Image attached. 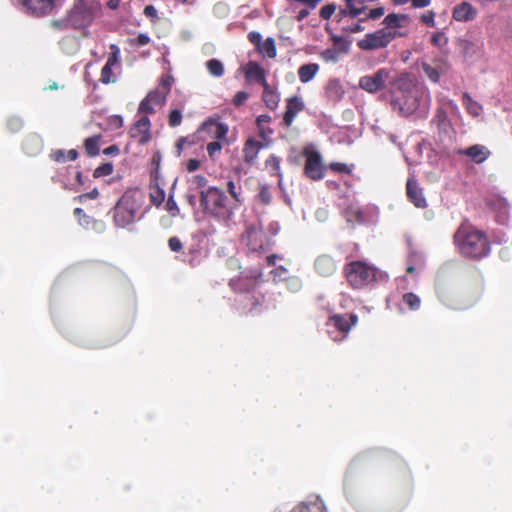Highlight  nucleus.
I'll use <instances>...</instances> for the list:
<instances>
[{"instance_id": "obj_1", "label": "nucleus", "mask_w": 512, "mask_h": 512, "mask_svg": "<svg viewBox=\"0 0 512 512\" xmlns=\"http://www.w3.org/2000/svg\"><path fill=\"white\" fill-rule=\"evenodd\" d=\"M393 94L392 105L403 116H410L415 112L425 117L429 111L431 97L429 91L418 85L416 77L407 72L399 73L391 81Z\"/></svg>"}, {"instance_id": "obj_2", "label": "nucleus", "mask_w": 512, "mask_h": 512, "mask_svg": "<svg viewBox=\"0 0 512 512\" xmlns=\"http://www.w3.org/2000/svg\"><path fill=\"white\" fill-rule=\"evenodd\" d=\"M454 240L460 253L465 257L478 259L487 256L490 251L485 234L466 224L458 228Z\"/></svg>"}, {"instance_id": "obj_3", "label": "nucleus", "mask_w": 512, "mask_h": 512, "mask_svg": "<svg viewBox=\"0 0 512 512\" xmlns=\"http://www.w3.org/2000/svg\"><path fill=\"white\" fill-rule=\"evenodd\" d=\"M143 202L144 194L141 190L134 189L125 192L114 209L116 226L124 228L139 219V211Z\"/></svg>"}, {"instance_id": "obj_4", "label": "nucleus", "mask_w": 512, "mask_h": 512, "mask_svg": "<svg viewBox=\"0 0 512 512\" xmlns=\"http://www.w3.org/2000/svg\"><path fill=\"white\" fill-rule=\"evenodd\" d=\"M345 274L352 287L362 288L376 279L377 270L366 262L354 261L346 266Z\"/></svg>"}, {"instance_id": "obj_5", "label": "nucleus", "mask_w": 512, "mask_h": 512, "mask_svg": "<svg viewBox=\"0 0 512 512\" xmlns=\"http://www.w3.org/2000/svg\"><path fill=\"white\" fill-rule=\"evenodd\" d=\"M405 31H390L389 29H378L367 33L357 42V46L364 51H372L387 47L394 39L405 37Z\"/></svg>"}, {"instance_id": "obj_6", "label": "nucleus", "mask_w": 512, "mask_h": 512, "mask_svg": "<svg viewBox=\"0 0 512 512\" xmlns=\"http://www.w3.org/2000/svg\"><path fill=\"white\" fill-rule=\"evenodd\" d=\"M357 322L358 317L355 314H335L326 323L327 333L333 341H342Z\"/></svg>"}, {"instance_id": "obj_7", "label": "nucleus", "mask_w": 512, "mask_h": 512, "mask_svg": "<svg viewBox=\"0 0 512 512\" xmlns=\"http://www.w3.org/2000/svg\"><path fill=\"white\" fill-rule=\"evenodd\" d=\"M225 196L216 187H209L200 191V207L204 212L219 215L225 208Z\"/></svg>"}, {"instance_id": "obj_8", "label": "nucleus", "mask_w": 512, "mask_h": 512, "mask_svg": "<svg viewBox=\"0 0 512 512\" xmlns=\"http://www.w3.org/2000/svg\"><path fill=\"white\" fill-rule=\"evenodd\" d=\"M391 70L387 68L378 69L373 74L362 76L359 79V87L364 91L374 94L386 87L387 82L392 81Z\"/></svg>"}, {"instance_id": "obj_9", "label": "nucleus", "mask_w": 512, "mask_h": 512, "mask_svg": "<svg viewBox=\"0 0 512 512\" xmlns=\"http://www.w3.org/2000/svg\"><path fill=\"white\" fill-rule=\"evenodd\" d=\"M93 16L89 8L83 4H76L69 12L64 27L71 26L73 28H84L92 22ZM56 26L62 27V22H55Z\"/></svg>"}, {"instance_id": "obj_10", "label": "nucleus", "mask_w": 512, "mask_h": 512, "mask_svg": "<svg viewBox=\"0 0 512 512\" xmlns=\"http://www.w3.org/2000/svg\"><path fill=\"white\" fill-rule=\"evenodd\" d=\"M110 54L107 62L101 70L100 81L104 84L117 81V71L120 69V49L117 45H110Z\"/></svg>"}, {"instance_id": "obj_11", "label": "nucleus", "mask_w": 512, "mask_h": 512, "mask_svg": "<svg viewBox=\"0 0 512 512\" xmlns=\"http://www.w3.org/2000/svg\"><path fill=\"white\" fill-rule=\"evenodd\" d=\"M306 157L304 172L312 180H320L324 177L322 157L318 151L312 148L305 149Z\"/></svg>"}, {"instance_id": "obj_12", "label": "nucleus", "mask_w": 512, "mask_h": 512, "mask_svg": "<svg viewBox=\"0 0 512 512\" xmlns=\"http://www.w3.org/2000/svg\"><path fill=\"white\" fill-rule=\"evenodd\" d=\"M198 134L201 138L214 139V140H226L228 133V126L224 123L217 121L214 118H209L198 128Z\"/></svg>"}, {"instance_id": "obj_13", "label": "nucleus", "mask_w": 512, "mask_h": 512, "mask_svg": "<svg viewBox=\"0 0 512 512\" xmlns=\"http://www.w3.org/2000/svg\"><path fill=\"white\" fill-rule=\"evenodd\" d=\"M166 88H156L151 91L139 105L140 114H149L154 111L156 107H161L166 100Z\"/></svg>"}, {"instance_id": "obj_14", "label": "nucleus", "mask_w": 512, "mask_h": 512, "mask_svg": "<svg viewBox=\"0 0 512 512\" xmlns=\"http://www.w3.org/2000/svg\"><path fill=\"white\" fill-rule=\"evenodd\" d=\"M19 2L27 13L44 16L53 11L57 0H19Z\"/></svg>"}, {"instance_id": "obj_15", "label": "nucleus", "mask_w": 512, "mask_h": 512, "mask_svg": "<svg viewBox=\"0 0 512 512\" xmlns=\"http://www.w3.org/2000/svg\"><path fill=\"white\" fill-rule=\"evenodd\" d=\"M334 46L327 48L320 53V57L325 62L336 63L341 55L348 53L349 43L341 37H333Z\"/></svg>"}, {"instance_id": "obj_16", "label": "nucleus", "mask_w": 512, "mask_h": 512, "mask_svg": "<svg viewBox=\"0 0 512 512\" xmlns=\"http://www.w3.org/2000/svg\"><path fill=\"white\" fill-rule=\"evenodd\" d=\"M242 241L250 248V250L259 251L264 248L265 234L261 227L252 225L248 227L245 234H243Z\"/></svg>"}, {"instance_id": "obj_17", "label": "nucleus", "mask_w": 512, "mask_h": 512, "mask_svg": "<svg viewBox=\"0 0 512 512\" xmlns=\"http://www.w3.org/2000/svg\"><path fill=\"white\" fill-rule=\"evenodd\" d=\"M130 135L136 139L139 144H145L150 139V120L146 114H141L140 118L130 129Z\"/></svg>"}, {"instance_id": "obj_18", "label": "nucleus", "mask_w": 512, "mask_h": 512, "mask_svg": "<svg viewBox=\"0 0 512 512\" xmlns=\"http://www.w3.org/2000/svg\"><path fill=\"white\" fill-rule=\"evenodd\" d=\"M315 271L323 277L331 276L337 269V261L328 254L320 255L314 262Z\"/></svg>"}, {"instance_id": "obj_19", "label": "nucleus", "mask_w": 512, "mask_h": 512, "mask_svg": "<svg viewBox=\"0 0 512 512\" xmlns=\"http://www.w3.org/2000/svg\"><path fill=\"white\" fill-rule=\"evenodd\" d=\"M304 109V102L299 96H293L287 99L286 112L283 122L289 127L293 123L295 117Z\"/></svg>"}, {"instance_id": "obj_20", "label": "nucleus", "mask_w": 512, "mask_h": 512, "mask_svg": "<svg viewBox=\"0 0 512 512\" xmlns=\"http://www.w3.org/2000/svg\"><path fill=\"white\" fill-rule=\"evenodd\" d=\"M409 22L410 18L408 15L391 13L384 18L383 24L385 27L383 29H389L390 31H402Z\"/></svg>"}, {"instance_id": "obj_21", "label": "nucleus", "mask_w": 512, "mask_h": 512, "mask_svg": "<svg viewBox=\"0 0 512 512\" xmlns=\"http://www.w3.org/2000/svg\"><path fill=\"white\" fill-rule=\"evenodd\" d=\"M407 196L416 207H426V200L423 196L422 189L413 178H409L407 181Z\"/></svg>"}, {"instance_id": "obj_22", "label": "nucleus", "mask_w": 512, "mask_h": 512, "mask_svg": "<svg viewBox=\"0 0 512 512\" xmlns=\"http://www.w3.org/2000/svg\"><path fill=\"white\" fill-rule=\"evenodd\" d=\"M345 94V88L339 79H330L325 87V95L329 101L337 103Z\"/></svg>"}, {"instance_id": "obj_23", "label": "nucleus", "mask_w": 512, "mask_h": 512, "mask_svg": "<svg viewBox=\"0 0 512 512\" xmlns=\"http://www.w3.org/2000/svg\"><path fill=\"white\" fill-rule=\"evenodd\" d=\"M245 76L248 81L257 82L264 86L267 84L264 69L256 62L250 61L245 67Z\"/></svg>"}, {"instance_id": "obj_24", "label": "nucleus", "mask_w": 512, "mask_h": 512, "mask_svg": "<svg viewBox=\"0 0 512 512\" xmlns=\"http://www.w3.org/2000/svg\"><path fill=\"white\" fill-rule=\"evenodd\" d=\"M476 9L468 2H463L453 9V18L456 21L465 22L473 20L476 17Z\"/></svg>"}, {"instance_id": "obj_25", "label": "nucleus", "mask_w": 512, "mask_h": 512, "mask_svg": "<svg viewBox=\"0 0 512 512\" xmlns=\"http://www.w3.org/2000/svg\"><path fill=\"white\" fill-rule=\"evenodd\" d=\"M459 153L468 156L476 163H482L490 154L489 150L482 145H473L465 150H459Z\"/></svg>"}, {"instance_id": "obj_26", "label": "nucleus", "mask_w": 512, "mask_h": 512, "mask_svg": "<svg viewBox=\"0 0 512 512\" xmlns=\"http://www.w3.org/2000/svg\"><path fill=\"white\" fill-rule=\"evenodd\" d=\"M261 147L262 145L260 142L253 139H249L246 142L243 150L245 162H247L248 164H253L258 156Z\"/></svg>"}, {"instance_id": "obj_27", "label": "nucleus", "mask_w": 512, "mask_h": 512, "mask_svg": "<svg viewBox=\"0 0 512 512\" xmlns=\"http://www.w3.org/2000/svg\"><path fill=\"white\" fill-rule=\"evenodd\" d=\"M319 65L316 63L304 64L298 69V76L302 83L310 82L319 72Z\"/></svg>"}, {"instance_id": "obj_28", "label": "nucleus", "mask_w": 512, "mask_h": 512, "mask_svg": "<svg viewBox=\"0 0 512 512\" xmlns=\"http://www.w3.org/2000/svg\"><path fill=\"white\" fill-rule=\"evenodd\" d=\"M263 101L269 109H275L279 103V95L267 83L263 86Z\"/></svg>"}, {"instance_id": "obj_29", "label": "nucleus", "mask_w": 512, "mask_h": 512, "mask_svg": "<svg viewBox=\"0 0 512 512\" xmlns=\"http://www.w3.org/2000/svg\"><path fill=\"white\" fill-rule=\"evenodd\" d=\"M78 157V152L75 149H71L69 151H65L62 149L55 150L51 153V158L60 163H65L66 161H74Z\"/></svg>"}, {"instance_id": "obj_30", "label": "nucleus", "mask_w": 512, "mask_h": 512, "mask_svg": "<svg viewBox=\"0 0 512 512\" xmlns=\"http://www.w3.org/2000/svg\"><path fill=\"white\" fill-rule=\"evenodd\" d=\"M325 506L322 500L318 497L312 503L311 507L306 506L305 504H300L296 506L291 512H324Z\"/></svg>"}, {"instance_id": "obj_31", "label": "nucleus", "mask_w": 512, "mask_h": 512, "mask_svg": "<svg viewBox=\"0 0 512 512\" xmlns=\"http://www.w3.org/2000/svg\"><path fill=\"white\" fill-rule=\"evenodd\" d=\"M41 148L42 142L38 136L29 137L24 144V149L26 153L30 155L37 154L41 150Z\"/></svg>"}, {"instance_id": "obj_32", "label": "nucleus", "mask_w": 512, "mask_h": 512, "mask_svg": "<svg viewBox=\"0 0 512 512\" xmlns=\"http://www.w3.org/2000/svg\"><path fill=\"white\" fill-rule=\"evenodd\" d=\"M206 67L209 73L214 77H221L224 74V66L222 62L217 59L207 61Z\"/></svg>"}, {"instance_id": "obj_33", "label": "nucleus", "mask_w": 512, "mask_h": 512, "mask_svg": "<svg viewBox=\"0 0 512 512\" xmlns=\"http://www.w3.org/2000/svg\"><path fill=\"white\" fill-rule=\"evenodd\" d=\"M227 190L230 193V195L237 201L241 202L242 199V189L239 185V180L229 179L227 182Z\"/></svg>"}, {"instance_id": "obj_34", "label": "nucleus", "mask_w": 512, "mask_h": 512, "mask_svg": "<svg viewBox=\"0 0 512 512\" xmlns=\"http://www.w3.org/2000/svg\"><path fill=\"white\" fill-rule=\"evenodd\" d=\"M99 139V136L86 139L84 146L88 155L96 156L99 153Z\"/></svg>"}, {"instance_id": "obj_35", "label": "nucleus", "mask_w": 512, "mask_h": 512, "mask_svg": "<svg viewBox=\"0 0 512 512\" xmlns=\"http://www.w3.org/2000/svg\"><path fill=\"white\" fill-rule=\"evenodd\" d=\"M150 199L154 205H156V206L161 205L165 199L164 190L162 188H160L158 185L152 186L150 188Z\"/></svg>"}, {"instance_id": "obj_36", "label": "nucleus", "mask_w": 512, "mask_h": 512, "mask_svg": "<svg viewBox=\"0 0 512 512\" xmlns=\"http://www.w3.org/2000/svg\"><path fill=\"white\" fill-rule=\"evenodd\" d=\"M422 70L423 72L425 73V75L434 83L438 82L439 81V78H440V71L438 70V68L436 67H433L432 65L430 64H427V63H423L422 64Z\"/></svg>"}, {"instance_id": "obj_37", "label": "nucleus", "mask_w": 512, "mask_h": 512, "mask_svg": "<svg viewBox=\"0 0 512 512\" xmlns=\"http://www.w3.org/2000/svg\"><path fill=\"white\" fill-rule=\"evenodd\" d=\"M403 302L412 310H416L420 307V298L414 293L404 294Z\"/></svg>"}, {"instance_id": "obj_38", "label": "nucleus", "mask_w": 512, "mask_h": 512, "mask_svg": "<svg viewBox=\"0 0 512 512\" xmlns=\"http://www.w3.org/2000/svg\"><path fill=\"white\" fill-rule=\"evenodd\" d=\"M262 52L269 58H275L277 54L275 42L272 38L266 39L263 44Z\"/></svg>"}, {"instance_id": "obj_39", "label": "nucleus", "mask_w": 512, "mask_h": 512, "mask_svg": "<svg viewBox=\"0 0 512 512\" xmlns=\"http://www.w3.org/2000/svg\"><path fill=\"white\" fill-rule=\"evenodd\" d=\"M221 141L222 140H215L207 145V152L211 159H215L219 155L222 149Z\"/></svg>"}, {"instance_id": "obj_40", "label": "nucleus", "mask_w": 512, "mask_h": 512, "mask_svg": "<svg viewBox=\"0 0 512 512\" xmlns=\"http://www.w3.org/2000/svg\"><path fill=\"white\" fill-rule=\"evenodd\" d=\"M465 105L468 110V112L473 116H478L481 113V107L473 101L469 96L465 95Z\"/></svg>"}, {"instance_id": "obj_41", "label": "nucleus", "mask_w": 512, "mask_h": 512, "mask_svg": "<svg viewBox=\"0 0 512 512\" xmlns=\"http://www.w3.org/2000/svg\"><path fill=\"white\" fill-rule=\"evenodd\" d=\"M113 172V165L111 163H105L97 167L94 171V177H104L110 175Z\"/></svg>"}, {"instance_id": "obj_42", "label": "nucleus", "mask_w": 512, "mask_h": 512, "mask_svg": "<svg viewBox=\"0 0 512 512\" xmlns=\"http://www.w3.org/2000/svg\"><path fill=\"white\" fill-rule=\"evenodd\" d=\"M335 11H336V5L335 4H328V5H325V6H323L321 8L320 16L323 19L328 20L334 14Z\"/></svg>"}, {"instance_id": "obj_43", "label": "nucleus", "mask_w": 512, "mask_h": 512, "mask_svg": "<svg viewBox=\"0 0 512 512\" xmlns=\"http://www.w3.org/2000/svg\"><path fill=\"white\" fill-rule=\"evenodd\" d=\"M285 281H287V287L294 292L301 288V280L298 277H287Z\"/></svg>"}, {"instance_id": "obj_44", "label": "nucleus", "mask_w": 512, "mask_h": 512, "mask_svg": "<svg viewBox=\"0 0 512 512\" xmlns=\"http://www.w3.org/2000/svg\"><path fill=\"white\" fill-rule=\"evenodd\" d=\"M272 273L274 280L284 281L287 278L288 270L283 266H279Z\"/></svg>"}, {"instance_id": "obj_45", "label": "nucleus", "mask_w": 512, "mask_h": 512, "mask_svg": "<svg viewBox=\"0 0 512 512\" xmlns=\"http://www.w3.org/2000/svg\"><path fill=\"white\" fill-rule=\"evenodd\" d=\"M182 115L179 110L171 111L169 115V124L173 127L178 126L181 123Z\"/></svg>"}, {"instance_id": "obj_46", "label": "nucleus", "mask_w": 512, "mask_h": 512, "mask_svg": "<svg viewBox=\"0 0 512 512\" xmlns=\"http://www.w3.org/2000/svg\"><path fill=\"white\" fill-rule=\"evenodd\" d=\"M249 98V94L245 91H239L236 93L233 99V104L235 106H240L245 103V101Z\"/></svg>"}, {"instance_id": "obj_47", "label": "nucleus", "mask_w": 512, "mask_h": 512, "mask_svg": "<svg viewBox=\"0 0 512 512\" xmlns=\"http://www.w3.org/2000/svg\"><path fill=\"white\" fill-rule=\"evenodd\" d=\"M165 209L170 213L171 216H176L179 212L177 204L172 197L168 198L165 205Z\"/></svg>"}, {"instance_id": "obj_48", "label": "nucleus", "mask_w": 512, "mask_h": 512, "mask_svg": "<svg viewBox=\"0 0 512 512\" xmlns=\"http://www.w3.org/2000/svg\"><path fill=\"white\" fill-rule=\"evenodd\" d=\"M421 20L427 26L434 27L435 26V13L433 11H428L427 13L422 15Z\"/></svg>"}, {"instance_id": "obj_49", "label": "nucleus", "mask_w": 512, "mask_h": 512, "mask_svg": "<svg viewBox=\"0 0 512 512\" xmlns=\"http://www.w3.org/2000/svg\"><path fill=\"white\" fill-rule=\"evenodd\" d=\"M191 145V142L189 141L188 138H180L177 143H176V155L177 156H180L183 149L186 147V146H190Z\"/></svg>"}, {"instance_id": "obj_50", "label": "nucleus", "mask_w": 512, "mask_h": 512, "mask_svg": "<svg viewBox=\"0 0 512 512\" xmlns=\"http://www.w3.org/2000/svg\"><path fill=\"white\" fill-rule=\"evenodd\" d=\"M168 245L169 248L174 252H178L182 249V243L177 237H171L168 241Z\"/></svg>"}, {"instance_id": "obj_51", "label": "nucleus", "mask_w": 512, "mask_h": 512, "mask_svg": "<svg viewBox=\"0 0 512 512\" xmlns=\"http://www.w3.org/2000/svg\"><path fill=\"white\" fill-rule=\"evenodd\" d=\"M330 167L334 171L341 172V173H350L351 172L350 167L344 163H332L330 165Z\"/></svg>"}, {"instance_id": "obj_52", "label": "nucleus", "mask_w": 512, "mask_h": 512, "mask_svg": "<svg viewBox=\"0 0 512 512\" xmlns=\"http://www.w3.org/2000/svg\"><path fill=\"white\" fill-rule=\"evenodd\" d=\"M384 13H385L384 7H377V8L371 9L369 11L368 18L373 19V20L378 19L381 16H383Z\"/></svg>"}, {"instance_id": "obj_53", "label": "nucleus", "mask_w": 512, "mask_h": 512, "mask_svg": "<svg viewBox=\"0 0 512 512\" xmlns=\"http://www.w3.org/2000/svg\"><path fill=\"white\" fill-rule=\"evenodd\" d=\"M171 82H172V79L170 76H164L161 78V82L159 84V86L157 88H166V94L169 93L170 91V88H171Z\"/></svg>"}, {"instance_id": "obj_54", "label": "nucleus", "mask_w": 512, "mask_h": 512, "mask_svg": "<svg viewBox=\"0 0 512 512\" xmlns=\"http://www.w3.org/2000/svg\"><path fill=\"white\" fill-rule=\"evenodd\" d=\"M259 198L263 203H265V204L269 203L271 200V194H270L269 190L266 188H262L259 193Z\"/></svg>"}, {"instance_id": "obj_55", "label": "nucleus", "mask_w": 512, "mask_h": 512, "mask_svg": "<svg viewBox=\"0 0 512 512\" xmlns=\"http://www.w3.org/2000/svg\"><path fill=\"white\" fill-rule=\"evenodd\" d=\"M74 214L79 217V223L81 225L88 224V217L85 214H83V210L81 208H76L74 210Z\"/></svg>"}, {"instance_id": "obj_56", "label": "nucleus", "mask_w": 512, "mask_h": 512, "mask_svg": "<svg viewBox=\"0 0 512 512\" xmlns=\"http://www.w3.org/2000/svg\"><path fill=\"white\" fill-rule=\"evenodd\" d=\"M8 125L11 128V130L15 131L21 127L22 121L20 118L14 117L9 120Z\"/></svg>"}, {"instance_id": "obj_57", "label": "nucleus", "mask_w": 512, "mask_h": 512, "mask_svg": "<svg viewBox=\"0 0 512 512\" xmlns=\"http://www.w3.org/2000/svg\"><path fill=\"white\" fill-rule=\"evenodd\" d=\"M144 14L149 18H157V9L152 5H148L144 9Z\"/></svg>"}, {"instance_id": "obj_58", "label": "nucleus", "mask_w": 512, "mask_h": 512, "mask_svg": "<svg viewBox=\"0 0 512 512\" xmlns=\"http://www.w3.org/2000/svg\"><path fill=\"white\" fill-rule=\"evenodd\" d=\"M249 40L256 45H259L261 42V35L258 32L252 31L248 35Z\"/></svg>"}, {"instance_id": "obj_59", "label": "nucleus", "mask_w": 512, "mask_h": 512, "mask_svg": "<svg viewBox=\"0 0 512 512\" xmlns=\"http://www.w3.org/2000/svg\"><path fill=\"white\" fill-rule=\"evenodd\" d=\"M150 42V37L147 34H139L137 37V44L144 46L147 45Z\"/></svg>"}, {"instance_id": "obj_60", "label": "nucleus", "mask_w": 512, "mask_h": 512, "mask_svg": "<svg viewBox=\"0 0 512 512\" xmlns=\"http://www.w3.org/2000/svg\"><path fill=\"white\" fill-rule=\"evenodd\" d=\"M411 2L414 8H424L430 4V0H412Z\"/></svg>"}, {"instance_id": "obj_61", "label": "nucleus", "mask_w": 512, "mask_h": 512, "mask_svg": "<svg viewBox=\"0 0 512 512\" xmlns=\"http://www.w3.org/2000/svg\"><path fill=\"white\" fill-rule=\"evenodd\" d=\"M443 39H444V34L439 32V33H436L433 35L432 42L436 45H440V43Z\"/></svg>"}, {"instance_id": "obj_62", "label": "nucleus", "mask_w": 512, "mask_h": 512, "mask_svg": "<svg viewBox=\"0 0 512 512\" xmlns=\"http://www.w3.org/2000/svg\"><path fill=\"white\" fill-rule=\"evenodd\" d=\"M197 185L198 187H204L206 184V179L202 176H195L194 177V185Z\"/></svg>"}, {"instance_id": "obj_63", "label": "nucleus", "mask_w": 512, "mask_h": 512, "mask_svg": "<svg viewBox=\"0 0 512 512\" xmlns=\"http://www.w3.org/2000/svg\"><path fill=\"white\" fill-rule=\"evenodd\" d=\"M270 121V116L269 115H260L258 118H257V123L259 126H262L264 123H268Z\"/></svg>"}, {"instance_id": "obj_64", "label": "nucleus", "mask_w": 512, "mask_h": 512, "mask_svg": "<svg viewBox=\"0 0 512 512\" xmlns=\"http://www.w3.org/2000/svg\"><path fill=\"white\" fill-rule=\"evenodd\" d=\"M309 15V10L307 9H302L299 11L298 13V16H297V20L298 21H302L303 19H305L307 16Z\"/></svg>"}]
</instances>
